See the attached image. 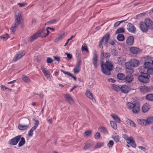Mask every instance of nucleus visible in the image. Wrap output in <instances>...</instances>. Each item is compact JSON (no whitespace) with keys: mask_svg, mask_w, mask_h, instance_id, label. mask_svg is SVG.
I'll return each instance as SVG.
<instances>
[{"mask_svg":"<svg viewBox=\"0 0 153 153\" xmlns=\"http://www.w3.org/2000/svg\"><path fill=\"white\" fill-rule=\"evenodd\" d=\"M15 18L14 23L12 25L11 30L13 33L22 20V13L19 10H16L15 12Z\"/></svg>","mask_w":153,"mask_h":153,"instance_id":"obj_1","label":"nucleus"},{"mask_svg":"<svg viewBox=\"0 0 153 153\" xmlns=\"http://www.w3.org/2000/svg\"><path fill=\"white\" fill-rule=\"evenodd\" d=\"M101 68L102 72L106 75L111 74V71H112L113 67L111 62L109 61H107L104 64H101Z\"/></svg>","mask_w":153,"mask_h":153,"instance_id":"obj_2","label":"nucleus"},{"mask_svg":"<svg viewBox=\"0 0 153 153\" xmlns=\"http://www.w3.org/2000/svg\"><path fill=\"white\" fill-rule=\"evenodd\" d=\"M140 64L139 61L135 59H131L129 61L126 62L125 64V66L127 68L131 69V72L133 73L134 71L131 69V67H135L138 66Z\"/></svg>","mask_w":153,"mask_h":153,"instance_id":"obj_3","label":"nucleus"},{"mask_svg":"<svg viewBox=\"0 0 153 153\" xmlns=\"http://www.w3.org/2000/svg\"><path fill=\"white\" fill-rule=\"evenodd\" d=\"M126 107L128 110H131L133 113L138 114L140 111V106L136 104L128 102L126 104Z\"/></svg>","mask_w":153,"mask_h":153,"instance_id":"obj_4","label":"nucleus"},{"mask_svg":"<svg viewBox=\"0 0 153 153\" xmlns=\"http://www.w3.org/2000/svg\"><path fill=\"white\" fill-rule=\"evenodd\" d=\"M150 75L146 73L141 74L138 77V79L140 82L144 83H147L149 82Z\"/></svg>","mask_w":153,"mask_h":153,"instance_id":"obj_5","label":"nucleus"},{"mask_svg":"<svg viewBox=\"0 0 153 153\" xmlns=\"http://www.w3.org/2000/svg\"><path fill=\"white\" fill-rule=\"evenodd\" d=\"M122 137L125 139L128 144H130L133 147L135 148L136 147V144L135 143L131 136L128 137L126 134H123L122 135Z\"/></svg>","mask_w":153,"mask_h":153,"instance_id":"obj_6","label":"nucleus"},{"mask_svg":"<svg viewBox=\"0 0 153 153\" xmlns=\"http://www.w3.org/2000/svg\"><path fill=\"white\" fill-rule=\"evenodd\" d=\"M50 32L48 29L45 30L44 28L40 30L36 33L38 37H40L42 38H45L49 34Z\"/></svg>","mask_w":153,"mask_h":153,"instance_id":"obj_7","label":"nucleus"},{"mask_svg":"<svg viewBox=\"0 0 153 153\" xmlns=\"http://www.w3.org/2000/svg\"><path fill=\"white\" fill-rule=\"evenodd\" d=\"M24 123H26L25 125L19 124L18 125V127L19 129L21 130H24L27 129L29 127L28 124L30 121L29 119L25 118L23 120Z\"/></svg>","mask_w":153,"mask_h":153,"instance_id":"obj_8","label":"nucleus"},{"mask_svg":"<svg viewBox=\"0 0 153 153\" xmlns=\"http://www.w3.org/2000/svg\"><path fill=\"white\" fill-rule=\"evenodd\" d=\"M21 137L20 135L15 137L9 141V144L12 146L16 145L20 140Z\"/></svg>","mask_w":153,"mask_h":153,"instance_id":"obj_9","label":"nucleus"},{"mask_svg":"<svg viewBox=\"0 0 153 153\" xmlns=\"http://www.w3.org/2000/svg\"><path fill=\"white\" fill-rule=\"evenodd\" d=\"M39 124V121L38 120L35 121V125L28 131V135L29 137H32L33 134V132L38 127Z\"/></svg>","mask_w":153,"mask_h":153,"instance_id":"obj_10","label":"nucleus"},{"mask_svg":"<svg viewBox=\"0 0 153 153\" xmlns=\"http://www.w3.org/2000/svg\"><path fill=\"white\" fill-rule=\"evenodd\" d=\"M25 54V53H24L23 51H20L17 53L14 57L13 61V62H16L20 59L22 57L24 56Z\"/></svg>","mask_w":153,"mask_h":153,"instance_id":"obj_11","label":"nucleus"},{"mask_svg":"<svg viewBox=\"0 0 153 153\" xmlns=\"http://www.w3.org/2000/svg\"><path fill=\"white\" fill-rule=\"evenodd\" d=\"M129 51L131 53L133 54H138L141 52V51L139 48L135 47L130 48Z\"/></svg>","mask_w":153,"mask_h":153,"instance_id":"obj_12","label":"nucleus"},{"mask_svg":"<svg viewBox=\"0 0 153 153\" xmlns=\"http://www.w3.org/2000/svg\"><path fill=\"white\" fill-rule=\"evenodd\" d=\"M148 29H153V23L148 18L146 19L144 22Z\"/></svg>","mask_w":153,"mask_h":153,"instance_id":"obj_13","label":"nucleus"},{"mask_svg":"<svg viewBox=\"0 0 153 153\" xmlns=\"http://www.w3.org/2000/svg\"><path fill=\"white\" fill-rule=\"evenodd\" d=\"M85 95L87 97L91 100L93 102H95L96 100L93 97L92 93L89 90L86 91Z\"/></svg>","mask_w":153,"mask_h":153,"instance_id":"obj_14","label":"nucleus"},{"mask_svg":"<svg viewBox=\"0 0 153 153\" xmlns=\"http://www.w3.org/2000/svg\"><path fill=\"white\" fill-rule=\"evenodd\" d=\"M140 27V30L143 32H146L148 30L147 26L146 25V24L142 22H140L139 24Z\"/></svg>","mask_w":153,"mask_h":153,"instance_id":"obj_15","label":"nucleus"},{"mask_svg":"<svg viewBox=\"0 0 153 153\" xmlns=\"http://www.w3.org/2000/svg\"><path fill=\"white\" fill-rule=\"evenodd\" d=\"M98 57V56L97 52L96 51H94L93 58V61L94 67L95 68H97V61Z\"/></svg>","mask_w":153,"mask_h":153,"instance_id":"obj_16","label":"nucleus"},{"mask_svg":"<svg viewBox=\"0 0 153 153\" xmlns=\"http://www.w3.org/2000/svg\"><path fill=\"white\" fill-rule=\"evenodd\" d=\"M41 69L45 76L46 77L47 79L48 80H50L51 79V77L50 76L49 71L43 67H41Z\"/></svg>","mask_w":153,"mask_h":153,"instance_id":"obj_17","label":"nucleus"},{"mask_svg":"<svg viewBox=\"0 0 153 153\" xmlns=\"http://www.w3.org/2000/svg\"><path fill=\"white\" fill-rule=\"evenodd\" d=\"M127 29L128 31L131 33H134L136 31V28L132 24L129 23L127 25Z\"/></svg>","mask_w":153,"mask_h":153,"instance_id":"obj_18","label":"nucleus"},{"mask_svg":"<svg viewBox=\"0 0 153 153\" xmlns=\"http://www.w3.org/2000/svg\"><path fill=\"white\" fill-rule=\"evenodd\" d=\"M65 97L67 101L70 104L73 105L74 103V102L71 96L68 94H65Z\"/></svg>","mask_w":153,"mask_h":153,"instance_id":"obj_19","label":"nucleus"},{"mask_svg":"<svg viewBox=\"0 0 153 153\" xmlns=\"http://www.w3.org/2000/svg\"><path fill=\"white\" fill-rule=\"evenodd\" d=\"M150 108V106L147 103H146L142 107V111L143 113H146L149 110Z\"/></svg>","mask_w":153,"mask_h":153,"instance_id":"obj_20","label":"nucleus"},{"mask_svg":"<svg viewBox=\"0 0 153 153\" xmlns=\"http://www.w3.org/2000/svg\"><path fill=\"white\" fill-rule=\"evenodd\" d=\"M151 89L150 87L145 86H142L140 88V91L143 93H146L150 91Z\"/></svg>","mask_w":153,"mask_h":153,"instance_id":"obj_21","label":"nucleus"},{"mask_svg":"<svg viewBox=\"0 0 153 153\" xmlns=\"http://www.w3.org/2000/svg\"><path fill=\"white\" fill-rule=\"evenodd\" d=\"M120 90L122 92L127 93L128 92L129 89L127 86L125 85H122L120 87Z\"/></svg>","mask_w":153,"mask_h":153,"instance_id":"obj_22","label":"nucleus"},{"mask_svg":"<svg viewBox=\"0 0 153 153\" xmlns=\"http://www.w3.org/2000/svg\"><path fill=\"white\" fill-rule=\"evenodd\" d=\"M134 38L132 36H130L128 37L126 40V44L128 45H133L134 42Z\"/></svg>","mask_w":153,"mask_h":153,"instance_id":"obj_23","label":"nucleus"},{"mask_svg":"<svg viewBox=\"0 0 153 153\" xmlns=\"http://www.w3.org/2000/svg\"><path fill=\"white\" fill-rule=\"evenodd\" d=\"M133 75H128L125 77L124 80L126 82L129 83L133 81Z\"/></svg>","mask_w":153,"mask_h":153,"instance_id":"obj_24","label":"nucleus"},{"mask_svg":"<svg viewBox=\"0 0 153 153\" xmlns=\"http://www.w3.org/2000/svg\"><path fill=\"white\" fill-rule=\"evenodd\" d=\"M143 66L144 68L146 71L151 68H153V64L149 62H145Z\"/></svg>","mask_w":153,"mask_h":153,"instance_id":"obj_25","label":"nucleus"},{"mask_svg":"<svg viewBox=\"0 0 153 153\" xmlns=\"http://www.w3.org/2000/svg\"><path fill=\"white\" fill-rule=\"evenodd\" d=\"M98 129L104 134L107 135L108 134L106 128L104 126H100L99 127Z\"/></svg>","mask_w":153,"mask_h":153,"instance_id":"obj_26","label":"nucleus"},{"mask_svg":"<svg viewBox=\"0 0 153 153\" xmlns=\"http://www.w3.org/2000/svg\"><path fill=\"white\" fill-rule=\"evenodd\" d=\"M109 35L110 33H107L101 39V42H103L104 40H105L106 43H107L109 39Z\"/></svg>","mask_w":153,"mask_h":153,"instance_id":"obj_27","label":"nucleus"},{"mask_svg":"<svg viewBox=\"0 0 153 153\" xmlns=\"http://www.w3.org/2000/svg\"><path fill=\"white\" fill-rule=\"evenodd\" d=\"M38 37V35L36 33L29 37L28 42H32L36 40Z\"/></svg>","mask_w":153,"mask_h":153,"instance_id":"obj_28","label":"nucleus"},{"mask_svg":"<svg viewBox=\"0 0 153 153\" xmlns=\"http://www.w3.org/2000/svg\"><path fill=\"white\" fill-rule=\"evenodd\" d=\"M111 116L116 122L118 123H120V119L117 115L114 114H111Z\"/></svg>","mask_w":153,"mask_h":153,"instance_id":"obj_29","label":"nucleus"},{"mask_svg":"<svg viewBox=\"0 0 153 153\" xmlns=\"http://www.w3.org/2000/svg\"><path fill=\"white\" fill-rule=\"evenodd\" d=\"M125 62V59L123 57H120L117 58V63L120 65H122Z\"/></svg>","mask_w":153,"mask_h":153,"instance_id":"obj_30","label":"nucleus"},{"mask_svg":"<svg viewBox=\"0 0 153 153\" xmlns=\"http://www.w3.org/2000/svg\"><path fill=\"white\" fill-rule=\"evenodd\" d=\"M146 120V125L152 123H153V117H147Z\"/></svg>","mask_w":153,"mask_h":153,"instance_id":"obj_31","label":"nucleus"},{"mask_svg":"<svg viewBox=\"0 0 153 153\" xmlns=\"http://www.w3.org/2000/svg\"><path fill=\"white\" fill-rule=\"evenodd\" d=\"M20 140L18 143V146L19 147L23 146L25 143V140L23 137H20Z\"/></svg>","mask_w":153,"mask_h":153,"instance_id":"obj_32","label":"nucleus"},{"mask_svg":"<svg viewBox=\"0 0 153 153\" xmlns=\"http://www.w3.org/2000/svg\"><path fill=\"white\" fill-rule=\"evenodd\" d=\"M126 122L130 126L133 127H136V125L134 123L133 121L130 120L129 119H127L126 120Z\"/></svg>","mask_w":153,"mask_h":153,"instance_id":"obj_33","label":"nucleus"},{"mask_svg":"<svg viewBox=\"0 0 153 153\" xmlns=\"http://www.w3.org/2000/svg\"><path fill=\"white\" fill-rule=\"evenodd\" d=\"M10 37V36L7 33H5L1 36H0V41L1 40L5 41Z\"/></svg>","mask_w":153,"mask_h":153,"instance_id":"obj_34","label":"nucleus"},{"mask_svg":"<svg viewBox=\"0 0 153 153\" xmlns=\"http://www.w3.org/2000/svg\"><path fill=\"white\" fill-rule=\"evenodd\" d=\"M117 40L119 41H123L124 40L125 37L124 35L122 34H118L117 37Z\"/></svg>","mask_w":153,"mask_h":153,"instance_id":"obj_35","label":"nucleus"},{"mask_svg":"<svg viewBox=\"0 0 153 153\" xmlns=\"http://www.w3.org/2000/svg\"><path fill=\"white\" fill-rule=\"evenodd\" d=\"M64 36V33H61L58 37L56 38L55 39L54 42H57L59 41L62 40Z\"/></svg>","mask_w":153,"mask_h":153,"instance_id":"obj_36","label":"nucleus"},{"mask_svg":"<svg viewBox=\"0 0 153 153\" xmlns=\"http://www.w3.org/2000/svg\"><path fill=\"white\" fill-rule=\"evenodd\" d=\"M125 31V29L123 27H120L118 29L115 31V33L116 34L121 33H123Z\"/></svg>","mask_w":153,"mask_h":153,"instance_id":"obj_37","label":"nucleus"},{"mask_svg":"<svg viewBox=\"0 0 153 153\" xmlns=\"http://www.w3.org/2000/svg\"><path fill=\"white\" fill-rule=\"evenodd\" d=\"M22 79L24 82H28L30 81V79L25 75H22Z\"/></svg>","mask_w":153,"mask_h":153,"instance_id":"obj_38","label":"nucleus"},{"mask_svg":"<svg viewBox=\"0 0 153 153\" xmlns=\"http://www.w3.org/2000/svg\"><path fill=\"white\" fill-rule=\"evenodd\" d=\"M101 54L104 57L107 59L109 58L110 56V54L109 53L107 52L104 53L103 51L101 52Z\"/></svg>","mask_w":153,"mask_h":153,"instance_id":"obj_39","label":"nucleus"},{"mask_svg":"<svg viewBox=\"0 0 153 153\" xmlns=\"http://www.w3.org/2000/svg\"><path fill=\"white\" fill-rule=\"evenodd\" d=\"M138 123L140 124L143 126H146V120L144 119H138L137 120Z\"/></svg>","mask_w":153,"mask_h":153,"instance_id":"obj_40","label":"nucleus"},{"mask_svg":"<svg viewBox=\"0 0 153 153\" xmlns=\"http://www.w3.org/2000/svg\"><path fill=\"white\" fill-rule=\"evenodd\" d=\"M117 76L118 79L119 80H123L124 79H125V75L123 74H119L117 75Z\"/></svg>","mask_w":153,"mask_h":153,"instance_id":"obj_41","label":"nucleus"},{"mask_svg":"<svg viewBox=\"0 0 153 153\" xmlns=\"http://www.w3.org/2000/svg\"><path fill=\"white\" fill-rule=\"evenodd\" d=\"M110 124L113 129H116L117 128V126L116 124L113 121H110Z\"/></svg>","mask_w":153,"mask_h":153,"instance_id":"obj_42","label":"nucleus"},{"mask_svg":"<svg viewBox=\"0 0 153 153\" xmlns=\"http://www.w3.org/2000/svg\"><path fill=\"white\" fill-rule=\"evenodd\" d=\"M81 50L82 51H86V52H88V50L87 48V46L86 45L85 43H84L82 47Z\"/></svg>","mask_w":153,"mask_h":153,"instance_id":"obj_43","label":"nucleus"},{"mask_svg":"<svg viewBox=\"0 0 153 153\" xmlns=\"http://www.w3.org/2000/svg\"><path fill=\"white\" fill-rule=\"evenodd\" d=\"M146 98L150 101H153V94H149L146 95Z\"/></svg>","mask_w":153,"mask_h":153,"instance_id":"obj_44","label":"nucleus"},{"mask_svg":"<svg viewBox=\"0 0 153 153\" xmlns=\"http://www.w3.org/2000/svg\"><path fill=\"white\" fill-rule=\"evenodd\" d=\"M112 88L113 90L117 91L120 90V87L115 85H112Z\"/></svg>","mask_w":153,"mask_h":153,"instance_id":"obj_45","label":"nucleus"},{"mask_svg":"<svg viewBox=\"0 0 153 153\" xmlns=\"http://www.w3.org/2000/svg\"><path fill=\"white\" fill-rule=\"evenodd\" d=\"M138 70L139 71L141 74H145L144 72L147 71L146 70L145 68H144V66L143 67H140L139 68Z\"/></svg>","mask_w":153,"mask_h":153,"instance_id":"obj_46","label":"nucleus"},{"mask_svg":"<svg viewBox=\"0 0 153 153\" xmlns=\"http://www.w3.org/2000/svg\"><path fill=\"white\" fill-rule=\"evenodd\" d=\"M104 145V143L102 142H100L97 143L96 145L94 147V148L95 149H97V148H100L101 147L103 146Z\"/></svg>","mask_w":153,"mask_h":153,"instance_id":"obj_47","label":"nucleus"},{"mask_svg":"<svg viewBox=\"0 0 153 153\" xmlns=\"http://www.w3.org/2000/svg\"><path fill=\"white\" fill-rule=\"evenodd\" d=\"M100 137V134L99 132H97L94 135V137L95 139L96 140H98L99 139Z\"/></svg>","mask_w":153,"mask_h":153,"instance_id":"obj_48","label":"nucleus"},{"mask_svg":"<svg viewBox=\"0 0 153 153\" xmlns=\"http://www.w3.org/2000/svg\"><path fill=\"white\" fill-rule=\"evenodd\" d=\"M112 138L117 143L119 141V137L118 135L113 136L112 137Z\"/></svg>","mask_w":153,"mask_h":153,"instance_id":"obj_49","label":"nucleus"},{"mask_svg":"<svg viewBox=\"0 0 153 153\" xmlns=\"http://www.w3.org/2000/svg\"><path fill=\"white\" fill-rule=\"evenodd\" d=\"M114 145V142L112 140H110L107 144L108 147L110 148H112Z\"/></svg>","mask_w":153,"mask_h":153,"instance_id":"obj_50","label":"nucleus"},{"mask_svg":"<svg viewBox=\"0 0 153 153\" xmlns=\"http://www.w3.org/2000/svg\"><path fill=\"white\" fill-rule=\"evenodd\" d=\"M91 146V144L90 143H87L85 144L83 147V149L84 150H86Z\"/></svg>","mask_w":153,"mask_h":153,"instance_id":"obj_51","label":"nucleus"},{"mask_svg":"<svg viewBox=\"0 0 153 153\" xmlns=\"http://www.w3.org/2000/svg\"><path fill=\"white\" fill-rule=\"evenodd\" d=\"M53 61V59L50 57H48L46 59V62L48 63H51Z\"/></svg>","mask_w":153,"mask_h":153,"instance_id":"obj_52","label":"nucleus"},{"mask_svg":"<svg viewBox=\"0 0 153 153\" xmlns=\"http://www.w3.org/2000/svg\"><path fill=\"white\" fill-rule=\"evenodd\" d=\"M91 130H89V131H88L85 132V135L86 137H88L91 135Z\"/></svg>","mask_w":153,"mask_h":153,"instance_id":"obj_53","label":"nucleus"},{"mask_svg":"<svg viewBox=\"0 0 153 153\" xmlns=\"http://www.w3.org/2000/svg\"><path fill=\"white\" fill-rule=\"evenodd\" d=\"M151 68L146 71L148 73L147 74H153V68Z\"/></svg>","mask_w":153,"mask_h":153,"instance_id":"obj_54","label":"nucleus"},{"mask_svg":"<svg viewBox=\"0 0 153 153\" xmlns=\"http://www.w3.org/2000/svg\"><path fill=\"white\" fill-rule=\"evenodd\" d=\"M80 61H79L76 63L75 68L80 69Z\"/></svg>","mask_w":153,"mask_h":153,"instance_id":"obj_55","label":"nucleus"},{"mask_svg":"<svg viewBox=\"0 0 153 153\" xmlns=\"http://www.w3.org/2000/svg\"><path fill=\"white\" fill-rule=\"evenodd\" d=\"M112 53L113 55L114 56H117L118 54L117 52L115 49H113L112 50Z\"/></svg>","mask_w":153,"mask_h":153,"instance_id":"obj_56","label":"nucleus"},{"mask_svg":"<svg viewBox=\"0 0 153 153\" xmlns=\"http://www.w3.org/2000/svg\"><path fill=\"white\" fill-rule=\"evenodd\" d=\"M74 36H71V37L68 39L67 40V41L65 43V45H64V46L65 47L68 44V42L70 40H71L72 39L74 38Z\"/></svg>","mask_w":153,"mask_h":153,"instance_id":"obj_57","label":"nucleus"},{"mask_svg":"<svg viewBox=\"0 0 153 153\" xmlns=\"http://www.w3.org/2000/svg\"><path fill=\"white\" fill-rule=\"evenodd\" d=\"M27 4L25 3H19L17 4V5L20 7H24L25 5H26Z\"/></svg>","mask_w":153,"mask_h":153,"instance_id":"obj_58","label":"nucleus"},{"mask_svg":"<svg viewBox=\"0 0 153 153\" xmlns=\"http://www.w3.org/2000/svg\"><path fill=\"white\" fill-rule=\"evenodd\" d=\"M65 54L67 55V57L70 59H71L72 57L71 54L68 53H65Z\"/></svg>","mask_w":153,"mask_h":153,"instance_id":"obj_59","label":"nucleus"},{"mask_svg":"<svg viewBox=\"0 0 153 153\" xmlns=\"http://www.w3.org/2000/svg\"><path fill=\"white\" fill-rule=\"evenodd\" d=\"M74 73L75 74H77L79 71V69L78 68H74Z\"/></svg>","mask_w":153,"mask_h":153,"instance_id":"obj_60","label":"nucleus"},{"mask_svg":"<svg viewBox=\"0 0 153 153\" xmlns=\"http://www.w3.org/2000/svg\"><path fill=\"white\" fill-rule=\"evenodd\" d=\"M54 59L58 62H59L60 59L59 57L58 56H55L53 57Z\"/></svg>","mask_w":153,"mask_h":153,"instance_id":"obj_61","label":"nucleus"},{"mask_svg":"<svg viewBox=\"0 0 153 153\" xmlns=\"http://www.w3.org/2000/svg\"><path fill=\"white\" fill-rule=\"evenodd\" d=\"M120 24V21H117L116 22L114 25V27H117L119 26Z\"/></svg>","mask_w":153,"mask_h":153,"instance_id":"obj_62","label":"nucleus"},{"mask_svg":"<svg viewBox=\"0 0 153 153\" xmlns=\"http://www.w3.org/2000/svg\"><path fill=\"white\" fill-rule=\"evenodd\" d=\"M1 88L2 90H7L8 89V88H7L3 85H1Z\"/></svg>","mask_w":153,"mask_h":153,"instance_id":"obj_63","label":"nucleus"},{"mask_svg":"<svg viewBox=\"0 0 153 153\" xmlns=\"http://www.w3.org/2000/svg\"><path fill=\"white\" fill-rule=\"evenodd\" d=\"M139 149H140L141 150L143 151H145L146 150V149L144 147L142 146H140L138 147Z\"/></svg>","mask_w":153,"mask_h":153,"instance_id":"obj_64","label":"nucleus"}]
</instances>
